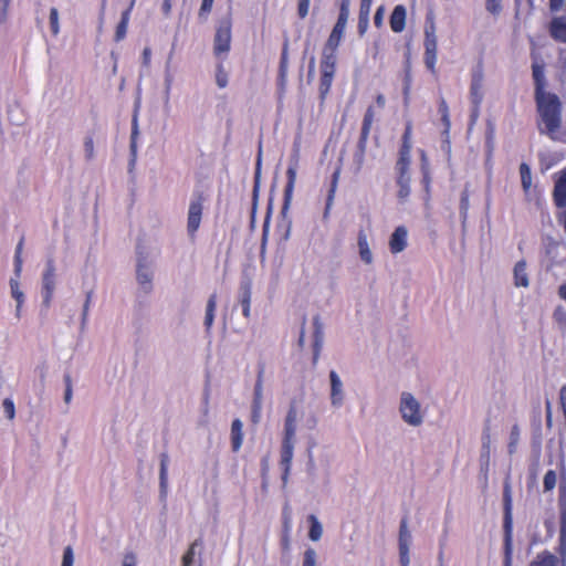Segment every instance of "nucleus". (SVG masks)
<instances>
[{
    "instance_id": "nucleus-1",
    "label": "nucleus",
    "mask_w": 566,
    "mask_h": 566,
    "mask_svg": "<svg viewBox=\"0 0 566 566\" xmlns=\"http://www.w3.org/2000/svg\"><path fill=\"white\" fill-rule=\"evenodd\" d=\"M535 99L541 118L538 128L541 133L552 136L560 126V101L557 95L552 93L535 95Z\"/></svg>"
},
{
    "instance_id": "nucleus-2",
    "label": "nucleus",
    "mask_w": 566,
    "mask_h": 566,
    "mask_svg": "<svg viewBox=\"0 0 566 566\" xmlns=\"http://www.w3.org/2000/svg\"><path fill=\"white\" fill-rule=\"evenodd\" d=\"M155 263L149 255L143 251L137 252L136 259V282L138 291L149 295L154 290Z\"/></svg>"
},
{
    "instance_id": "nucleus-3",
    "label": "nucleus",
    "mask_w": 566,
    "mask_h": 566,
    "mask_svg": "<svg viewBox=\"0 0 566 566\" xmlns=\"http://www.w3.org/2000/svg\"><path fill=\"white\" fill-rule=\"evenodd\" d=\"M399 411L402 420L409 426L418 427L423 421L420 403L410 392L401 394Z\"/></svg>"
},
{
    "instance_id": "nucleus-4",
    "label": "nucleus",
    "mask_w": 566,
    "mask_h": 566,
    "mask_svg": "<svg viewBox=\"0 0 566 566\" xmlns=\"http://www.w3.org/2000/svg\"><path fill=\"white\" fill-rule=\"evenodd\" d=\"M231 48V23L229 20H222L214 34L213 53L217 57L223 60Z\"/></svg>"
},
{
    "instance_id": "nucleus-5",
    "label": "nucleus",
    "mask_w": 566,
    "mask_h": 566,
    "mask_svg": "<svg viewBox=\"0 0 566 566\" xmlns=\"http://www.w3.org/2000/svg\"><path fill=\"white\" fill-rule=\"evenodd\" d=\"M350 0H342L339 6V14L336 24L334 25L332 33L329 34L326 42L331 45H339L343 36L348 17H349Z\"/></svg>"
},
{
    "instance_id": "nucleus-6",
    "label": "nucleus",
    "mask_w": 566,
    "mask_h": 566,
    "mask_svg": "<svg viewBox=\"0 0 566 566\" xmlns=\"http://www.w3.org/2000/svg\"><path fill=\"white\" fill-rule=\"evenodd\" d=\"M55 290V265L53 260H48L45 270L42 275V297L43 302L49 305Z\"/></svg>"
},
{
    "instance_id": "nucleus-7",
    "label": "nucleus",
    "mask_w": 566,
    "mask_h": 566,
    "mask_svg": "<svg viewBox=\"0 0 566 566\" xmlns=\"http://www.w3.org/2000/svg\"><path fill=\"white\" fill-rule=\"evenodd\" d=\"M202 216V198L198 196L191 199L188 209L187 231L190 237H193L200 227Z\"/></svg>"
},
{
    "instance_id": "nucleus-8",
    "label": "nucleus",
    "mask_w": 566,
    "mask_h": 566,
    "mask_svg": "<svg viewBox=\"0 0 566 566\" xmlns=\"http://www.w3.org/2000/svg\"><path fill=\"white\" fill-rule=\"evenodd\" d=\"M331 394L329 400L333 408H340L345 401L344 384L335 370L329 371Z\"/></svg>"
},
{
    "instance_id": "nucleus-9",
    "label": "nucleus",
    "mask_w": 566,
    "mask_h": 566,
    "mask_svg": "<svg viewBox=\"0 0 566 566\" xmlns=\"http://www.w3.org/2000/svg\"><path fill=\"white\" fill-rule=\"evenodd\" d=\"M553 200L557 208L566 207V167L554 175Z\"/></svg>"
},
{
    "instance_id": "nucleus-10",
    "label": "nucleus",
    "mask_w": 566,
    "mask_h": 566,
    "mask_svg": "<svg viewBox=\"0 0 566 566\" xmlns=\"http://www.w3.org/2000/svg\"><path fill=\"white\" fill-rule=\"evenodd\" d=\"M408 245V230L405 226L397 227L389 238V250L392 254L402 252Z\"/></svg>"
},
{
    "instance_id": "nucleus-11",
    "label": "nucleus",
    "mask_w": 566,
    "mask_h": 566,
    "mask_svg": "<svg viewBox=\"0 0 566 566\" xmlns=\"http://www.w3.org/2000/svg\"><path fill=\"white\" fill-rule=\"evenodd\" d=\"M357 249L360 261L366 265L373 264L374 254L369 247L368 235L364 230L358 231Z\"/></svg>"
},
{
    "instance_id": "nucleus-12",
    "label": "nucleus",
    "mask_w": 566,
    "mask_h": 566,
    "mask_svg": "<svg viewBox=\"0 0 566 566\" xmlns=\"http://www.w3.org/2000/svg\"><path fill=\"white\" fill-rule=\"evenodd\" d=\"M558 505H559V522H560V530H559V542L562 548H566V484L559 486V497H558Z\"/></svg>"
},
{
    "instance_id": "nucleus-13",
    "label": "nucleus",
    "mask_w": 566,
    "mask_h": 566,
    "mask_svg": "<svg viewBox=\"0 0 566 566\" xmlns=\"http://www.w3.org/2000/svg\"><path fill=\"white\" fill-rule=\"evenodd\" d=\"M338 45H331L326 42L322 52L321 72H333L336 70V51Z\"/></svg>"
},
{
    "instance_id": "nucleus-14",
    "label": "nucleus",
    "mask_w": 566,
    "mask_h": 566,
    "mask_svg": "<svg viewBox=\"0 0 566 566\" xmlns=\"http://www.w3.org/2000/svg\"><path fill=\"white\" fill-rule=\"evenodd\" d=\"M483 96V73L479 70L472 74L470 86V98L472 105H481Z\"/></svg>"
},
{
    "instance_id": "nucleus-15",
    "label": "nucleus",
    "mask_w": 566,
    "mask_h": 566,
    "mask_svg": "<svg viewBox=\"0 0 566 566\" xmlns=\"http://www.w3.org/2000/svg\"><path fill=\"white\" fill-rule=\"evenodd\" d=\"M171 55L169 54L168 60L165 64V71H164V104L167 107L170 102L171 91L175 83V71L171 67Z\"/></svg>"
},
{
    "instance_id": "nucleus-16",
    "label": "nucleus",
    "mask_w": 566,
    "mask_h": 566,
    "mask_svg": "<svg viewBox=\"0 0 566 566\" xmlns=\"http://www.w3.org/2000/svg\"><path fill=\"white\" fill-rule=\"evenodd\" d=\"M407 11L402 4H398L394 8L390 14V28L394 32L400 33L406 27Z\"/></svg>"
},
{
    "instance_id": "nucleus-17",
    "label": "nucleus",
    "mask_w": 566,
    "mask_h": 566,
    "mask_svg": "<svg viewBox=\"0 0 566 566\" xmlns=\"http://www.w3.org/2000/svg\"><path fill=\"white\" fill-rule=\"evenodd\" d=\"M548 30L555 41L566 43V17L554 18L549 23Z\"/></svg>"
},
{
    "instance_id": "nucleus-18",
    "label": "nucleus",
    "mask_w": 566,
    "mask_h": 566,
    "mask_svg": "<svg viewBox=\"0 0 566 566\" xmlns=\"http://www.w3.org/2000/svg\"><path fill=\"white\" fill-rule=\"evenodd\" d=\"M424 50L437 49L438 40L436 34V23L432 14H429L426 19L424 25Z\"/></svg>"
},
{
    "instance_id": "nucleus-19",
    "label": "nucleus",
    "mask_w": 566,
    "mask_h": 566,
    "mask_svg": "<svg viewBox=\"0 0 566 566\" xmlns=\"http://www.w3.org/2000/svg\"><path fill=\"white\" fill-rule=\"evenodd\" d=\"M532 74L535 84V95L544 94L545 92V71L544 64L538 61H534L532 64Z\"/></svg>"
},
{
    "instance_id": "nucleus-20",
    "label": "nucleus",
    "mask_w": 566,
    "mask_h": 566,
    "mask_svg": "<svg viewBox=\"0 0 566 566\" xmlns=\"http://www.w3.org/2000/svg\"><path fill=\"white\" fill-rule=\"evenodd\" d=\"M513 280L516 287H528L530 279L527 273V264L524 260L515 263L513 269Z\"/></svg>"
},
{
    "instance_id": "nucleus-21",
    "label": "nucleus",
    "mask_w": 566,
    "mask_h": 566,
    "mask_svg": "<svg viewBox=\"0 0 566 566\" xmlns=\"http://www.w3.org/2000/svg\"><path fill=\"white\" fill-rule=\"evenodd\" d=\"M243 442V423L240 419H234L231 423V447L233 452H238Z\"/></svg>"
},
{
    "instance_id": "nucleus-22",
    "label": "nucleus",
    "mask_w": 566,
    "mask_h": 566,
    "mask_svg": "<svg viewBox=\"0 0 566 566\" xmlns=\"http://www.w3.org/2000/svg\"><path fill=\"white\" fill-rule=\"evenodd\" d=\"M503 501H504V526L505 530H511V521H512V493L511 485L506 481L504 483L503 490Z\"/></svg>"
},
{
    "instance_id": "nucleus-23",
    "label": "nucleus",
    "mask_w": 566,
    "mask_h": 566,
    "mask_svg": "<svg viewBox=\"0 0 566 566\" xmlns=\"http://www.w3.org/2000/svg\"><path fill=\"white\" fill-rule=\"evenodd\" d=\"M296 442L282 441L281 442V451H280V465L281 468H291L292 460L294 457V448Z\"/></svg>"
},
{
    "instance_id": "nucleus-24",
    "label": "nucleus",
    "mask_w": 566,
    "mask_h": 566,
    "mask_svg": "<svg viewBox=\"0 0 566 566\" xmlns=\"http://www.w3.org/2000/svg\"><path fill=\"white\" fill-rule=\"evenodd\" d=\"M286 175H287V184H286L285 189H284V206H283V209H287V207L290 205V201L292 199V195H293V190H294V185H295V180H296V164L291 165L287 168Z\"/></svg>"
},
{
    "instance_id": "nucleus-25",
    "label": "nucleus",
    "mask_w": 566,
    "mask_h": 566,
    "mask_svg": "<svg viewBox=\"0 0 566 566\" xmlns=\"http://www.w3.org/2000/svg\"><path fill=\"white\" fill-rule=\"evenodd\" d=\"M240 304L242 306V314L245 317L250 316L251 307V284L250 282H242L240 287Z\"/></svg>"
},
{
    "instance_id": "nucleus-26",
    "label": "nucleus",
    "mask_w": 566,
    "mask_h": 566,
    "mask_svg": "<svg viewBox=\"0 0 566 566\" xmlns=\"http://www.w3.org/2000/svg\"><path fill=\"white\" fill-rule=\"evenodd\" d=\"M412 535L408 528L407 518H402L399 525L398 548L410 549Z\"/></svg>"
},
{
    "instance_id": "nucleus-27",
    "label": "nucleus",
    "mask_w": 566,
    "mask_h": 566,
    "mask_svg": "<svg viewBox=\"0 0 566 566\" xmlns=\"http://www.w3.org/2000/svg\"><path fill=\"white\" fill-rule=\"evenodd\" d=\"M168 463L169 457L167 453L160 454V471H159V485H160V494L165 496L167 493V484H168Z\"/></svg>"
},
{
    "instance_id": "nucleus-28",
    "label": "nucleus",
    "mask_w": 566,
    "mask_h": 566,
    "mask_svg": "<svg viewBox=\"0 0 566 566\" xmlns=\"http://www.w3.org/2000/svg\"><path fill=\"white\" fill-rule=\"evenodd\" d=\"M216 308H217V295L211 294L207 302L205 321H203L207 332H209L212 327V324L214 321Z\"/></svg>"
},
{
    "instance_id": "nucleus-29",
    "label": "nucleus",
    "mask_w": 566,
    "mask_h": 566,
    "mask_svg": "<svg viewBox=\"0 0 566 566\" xmlns=\"http://www.w3.org/2000/svg\"><path fill=\"white\" fill-rule=\"evenodd\" d=\"M263 374H264V369L260 368L255 384H254V389H253V399H252L253 406L263 407Z\"/></svg>"
},
{
    "instance_id": "nucleus-30",
    "label": "nucleus",
    "mask_w": 566,
    "mask_h": 566,
    "mask_svg": "<svg viewBox=\"0 0 566 566\" xmlns=\"http://www.w3.org/2000/svg\"><path fill=\"white\" fill-rule=\"evenodd\" d=\"M201 547H202V539L201 538L195 539L190 544V546L187 549V552L185 553V555L182 556L181 566H192L193 562H195V556L197 554V549L201 548Z\"/></svg>"
},
{
    "instance_id": "nucleus-31",
    "label": "nucleus",
    "mask_w": 566,
    "mask_h": 566,
    "mask_svg": "<svg viewBox=\"0 0 566 566\" xmlns=\"http://www.w3.org/2000/svg\"><path fill=\"white\" fill-rule=\"evenodd\" d=\"M308 522L311 524L310 531H308V537L311 541L317 542L322 537L323 526H322L321 522L318 521V518L313 514H311L308 516Z\"/></svg>"
},
{
    "instance_id": "nucleus-32",
    "label": "nucleus",
    "mask_w": 566,
    "mask_h": 566,
    "mask_svg": "<svg viewBox=\"0 0 566 566\" xmlns=\"http://www.w3.org/2000/svg\"><path fill=\"white\" fill-rule=\"evenodd\" d=\"M334 75L335 73L333 72H321L319 95L322 99H324L328 94L333 83Z\"/></svg>"
},
{
    "instance_id": "nucleus-33",
    "label": "nucleus",
    "mask_w": 566,
    "mask_h": 566,
    "mask_svg": "<svg viewBox=\"0 0 566 566\" xmlns=\"http://www.w3.org/2000/svg\"><path fill=\"white\" fill-rule=\"evenodd\" d=\"M410 181H411V178L397 179V186H398L397 197L400 202H406L410 196V192H411Z\"/></svg>"
},
{
    "instance_id": "nucleus-34",
    "label": "nucleus",
    "mask_w": 566,
    "mask_h": 566,
    "mask_svg": "<svg viewBox=\"0 0 566 566\" xmlns=\"http://www.w3.org/2000/svg\"><path fill=\"white\" fill-rule=\"evenodd\" d=\"M459 209H460V217L462 219V223L464 224L468 219V213H469V209H470V193H469L468 186H465V188L461 192Z\"/></svg>"
},
{
    "instance_id": "nucleus-35",
    "label": "nucleus",
    "mask_w": 566,
    "mask_h": 566,
    "mask_svg": "<svg viewBox=\"0 0 566 566\" xmlns=\"http://www.w3.org/2000/svg\"><path fill=\"white\" fill-rule=\"evenodd\" d=\"M557 558L555 555L545 552L539 555L531 563V566H557Z\"/></svg>"
},
{
    "instance_id": "nucleus-36",
    "label": "nucleus",
    "mask_w": 566,
    "mask_h": 566,
    "mask_svg": "<svg viewBox=\"0 0 566 566\" xmlns=\"http://www.w3.org/2000/svg\"><path fill=\"white\" fill-rule=\"evenodd\" d=\"M129 19L130 14L128 12H122L120 21L115 31V41L119 42L126 36Z\"/></svg>"
},
{
    "instance_id": "nucleus-37",
    "label": "nucleus",
    "mask_w": 566,
    "mask_h": 566,
    "mask_svg": "<svg viewBox=\"0 0 566 566\" xmlns=\"http://www.w3.org/2000/svg\"><path fill=\"white\" fill-rule=\"evenodd\" d=\"M553 319L556 323L558 329L566 333V308L562 305L556 306L553 313Z\"/></svg>"
},
{
    "instance_id": "nucleus-38",
    "label": "nucleus",
    "mask_w": 566,
    "mask_h": 566,
    "mask_svg": "<svg viewBox=\"0 0 566 566\" xmlns=\"http://www.w3.org/2000/svg\"><path fill=\"white\" fill-rule=\"evenodd\" d=\"M490 444L491 438L489 429H484L482 433V448H481V461H483L486 465L490 462Z\"/></svg>"
},
{
    "instance_id": "nucleus-39",
    "label": "nucleus",
    "mask_w": 566,
    "mask_h": 566,
    "mask_svg": "<svg viewBox=\"0 0 566 566\" xmlns=\"http://www.w3.org/2000/svg\"><path fill=\"white\" fill-rule=\"evenodd\" d=\"M369 133L368 132H360V136L357 143V151L355 154L356 160L361 164L364 160V155L367 148V140H368Z\"/></svg>"
},
{
    "instance_id": "nucleus-40",
    "label": "nucleus",
    "mask_w": 566,
    "mask_h": 566,
    "mask_svg": "<svg viewBox=\"0 0 566 566\" xmlns=\"http://www.w3.org/2000/svg\"><path fill=\"white\" fill-rule=\"evenodd\" d=\"M229 82L228 73L223 66L222 61L219 62L216 66V83L219 88L227 87Z\"/></svg>"
},
{
    "instance_id": "nucleus-41",
    "label": "nucleus",
    "mask_w": 566,
    "mask_h": 566,
    "mask_svg": "<svg viewBox=\"0 0 566 566\" xmlns=\"http://www.w3.org/2000/svg\"><path fill=\"white\" fill-rule=\"evenodd\" d=\"M297 423L284 422L282 441L296 442Z\"/></svg>"
},
{
    "instance_id": "nucleus-42",
    "label": "nucleus",
    "mask_w": 566,
    "mask_h": 566,
    "mask_svg": "<svg viewBox=\"0 0 566 566\" xmlns=\"http://www.w3.org/2000/svg\"><path fill=\"white\" fill-rule=\"evenodd\" d=\"M11 296L17 303L24 302V293L20 289V283L17 279H10L9 281Z\"/></svg>"
},
{
    "instance_id": "nucleus-43",
    "label": "nucleus",
    "mask_w": 566,
    "mask_h": 566,
    "mask_svg": "<svg viewBox=\"0 0 566 566\" xmlns=\"http://www.w3.org/2000/svg\"><path fill=\"white\" fill-rule=\"evenodd\" d=\"M439 113L441 114V120L444 125V133L448 134L450 129V117L447 102L442 98L439 104Z\"/></svg>"
},
{
    "instance_id": "nucleus-44",
    "label": "nucleus",
    "mask_w": 566,
    "mask_h": 566,
    "mask_svg": "<svg viewBox=\"0 0 566 566\" xmlns=\"http://www.w3.org/2000/svg\"><path fill=\"white\" fill-rule=\"evenodd\" d=\"M289 60H287V42L284 43L280 60V77H287Z\"/></svg>"
},
{
    "instance_id": "nucleus-45",
    "label": "nucleus",
    "mask_w": 566,
    "mask_h": 566,
    "mask_svg": "<svg viewBox=\"0 0 566 566\" xmlns=\"http://www.w3.org/2000/svg\"><path fill=\"white\" fill-rule=\"evenodd\" d=\"M92 297H93V291L86 292V297H85V302L83 304L82 317H81V328L82 329L85 328L86 323H87L88 311H90Z\"/></svg>"
},
{
    "instance_id": "nucleus-46",
    "label": "nucleus",
    "mask_w": 566,
    "mask_h": 566,
    "mask_svg": "<svg viewBox=\"0 0 566 566\" xmlns=\"http://www.w3.org/2000/svg\"><path fill=\"white\" fill-rule=\"evenodd\" d=\"M520 172H521L522 186H523L524 190H527L532 184L531 169L525 163H523L520 166Z\"/></svg>"
},
{
    "instance_id": "nucleus-47",
    "label": "nucleus",
    "mask_w": 566,
    "mask_h": 566,
    "mask_svg": "<svg viewBox=\"0 0 566 566\" xmlns=\"http://www.w3.org/2000/svg\"><path fill=\"white\" fill-rule=\"evenodd\" d=\"M437 49L424 50V64L432 73L436 72Z\"/></svg>"
},
{
    "instance_id": "nucleus-48",
    "label": "nucleus",
    "mask_w": 566,
    "mask_h": 566,
    "mask_svg": "<svg viewBox=\"0 0 566 566\" xmlns=\"http://www.w3.org/2000/svg\"><path fill=\"white\" fill-rule=\"evenodd\" d=\"M302 566H317V554L314 548L308 547L305 549Z\"/></svg>"
},
{
    "instance_id": "nucleus-49",
    "label": "nucleus",
    "mask_w": 566,
    "mask_h": 566,
    "mask_svg": "<svg viewBox=\"0 0 566 566\" xmlns=\"http://www.w3.org/2000/svg\"><path fill=\"white\" fill-rule=\"evenodd\" d=\"M557 475L554 470H548L543 480L545 491H552L556 486Z\"/></svg>"
},
{
    "instance_id": "nucleus-50",
    "label": "nucleus",
    "mask_w": 566,
    "mask_h": 566,
    "mask_svg": "<svg viewBox=\"0 0 566 566\" xmlns=\"http://www.w3.org/2000/svg\"><path fill=\"white\" fill-rule=\"evenodd\" d=\"M505 556H504V566H511L512 563V542H511V530H505Z\"/></svg>"
},
{
    "instance_id": "nucleus-51",
    "label": "nucleus",
    "mask_w": 566,
    "mask_h": 566,
    "mask_svg": "<svg viewBox=\"0 0 566 566\" xmlns=\"http://www.w3.org/2000/svg\"><path fill=\"white\" fill-rule=\"evenodd\" d=\"M375 118V113L371 106L366 109L364 115L361 130L370 133V128Z\"/></svg>"
},
{
    "instance_id": "nucleus-52",
    "label": "nucleus",
    "mask_w": 566,
    "mask_h": 566,
    "mask_svg": "<svg viewBox=\"0 0 566 566\" xmlns=\"http://www.w3.org/2000/svg\"><path fill=\"white\" fill-rule=\"evenodd\" d=\"M2 408H3V411L7 416V418L9 420H12L14 419L15 417V406H14V402L11 398H6L3 401H2Z\"/></svg>"
},
{
    "instance_id": "nucleus-53",
    "label": "nucleus",
    "mask_w": 566,
    "mask_h": 566,
    "mask_svg": "<svg viewBox=\"0 0 566 566\" xmlns=\"http://www.w3.org/2000/svg\"><path fill=\"white\" fill-rule=\"evenodd\" d=\"M298 421V412L296 402L292 401L289 406L284 422L297 423Z\"/></svg>"
},
{
    "instance_id": "nucleus-54",
    "label": "nucleus",
    "mask_w": 566,
    "mask_h": 566,
    "mask_svg": "<svg viewBox=\"0 0 566 566\" xmlns=\"http://www.w3.org/2000/svg\"><path fill=\"white\" fill-rule=\"evenodd\" d=\"M411 146L401 145L399 150V157L397 163H403L410 165L411 161Z\"/></svg>"
},
{
    "instance_id": "nucleus-55",
    "label": "nucleus",
    "mask_w": 566,
    "mask_h": 566,
    "mask_svg": "<svg viewBox=\"0 0 566 566\" xmlns=\"http://www.w3.org/2000/svg\"><path fill=\"white\" fill-rule=\"evenodd\" d=\"M84 155L87 160L94 158V140L92 136H86L84 139Z\"/></svg>"
},
{
    "instance_id": "nucleus-56",
    "label": "nucleus",
    "mask_w": 566,
    "mask_h": 566,
    "mask_svg": "<svg viewBox=\"0 0 566 566\" xmlns=\"http://www.w3.org/2000/svg\"><path fill=\"white\" fill-rule=\"evenodd\" d=\"M50 25L52 33L56 35L60 31L59 12L56 8H51L50 10Z\"/></svg>"
},
{
    "instance_id": "nucleus-57",
    "label": "nucleus",
    "mask_w": 566,
    "mask_h": 566,
    "mask_svg": "<svg viewBox=\"0 0 566 566\" xmlns=\"http://www.w3.org/2000/svg\"><path fill=\"white\" fill-rule=\"evenodd\" d=\"M410 87H411V73H410V70L408 69L406 71L405 78H403V102H405V105H407L409 103Z\"/></svg>"
},
{
    "instance_id": "nucleus-58",
    "label": "nucleus",
    "mask_w": 566,
    "mask_h": 566,
    "mask_svg": "<svg viewBox=\"0 0 566 566\" xmlns=\"http://www.w3.org/2000/svg\"><path fill=\"white\" fill-rule=\"evenodd\" d=\"M520 439V430L517 426H514L511 430L510 434V443H509V452L513 453L515 451L516 444Z\"/></svg>"
},
{
    "instance_id": "nucleus-59",
    "label": "nucleus",
    "mask_w": 566,
    "mask_h": 566,
    "mask_svg": "<svg viewBox=\"0 0 566 566\" xmlns=\"http://www.w3.org/2000/svg\"><path fill=\"white\" fill-rule=\"evenodd\" d=\"M409 167H410V165H408V164L396 163L395 169L397 172V179L410 178Z\"/></svg>"
},
{
    "instance_id": "nucleus-60",
    "label": "nucleus",
    "mask_w": 566,
    "mask_h": 566,
    "mask_svg": "<svg viewBox=\"0 0 566 566\" xmlns=\"http://www.w3.org/2000/svg\"><path fill=\"white\" fill-rule=\"evenodd\" d=\"M373 0H361L360 2V21L365 19L368 20L370 8H371Z\"/></svg>"
},
{
    "instance_id": "nucleus-61",
    "label": "nucleus",
    "mask_w": 566,
    "mask_h": 566,
    "mask_svg": "<svg viewBox=\"0 0 566 566\" xmlns=\"http://www.w3.org/2000/svg\"><path fill=\"white\" fill-rule=\"evenodd\" d=\"M64 381H65L64 401L66 403H70L71 400H72V397H73V389H72L71 377L69 375H66L64 377Z\"/></svg>"
},
{
    "instance_id": "nucleus-62",
    "label": "nucleus",
    "mask_w": 566,
    "mask_h": 566,
    "mask_svg": "<svg viewBox=\"0 0 566 566\" xmlns=\"http://www.w3.org/2000/svg\"><path fill=\"white\" fill-rule=\"evenodd\" d=\"M502 0H486V10L492 14L500 13Z\"/></svg>"
},
{
    "instance_id": "nucleus-63",
    "label": "nucleus",
    "mask_w": 566,
    "mask_h": 566,
    "mask_svg": "<svg viewBox=\"0 0 566 566\" xmlns=\"http://www.w3.org/2000/svg\"><path fill=\"white\" fill-rule=\"evenodd\" d=\"M214 0H202L201 7L199 10V17L200 18H207L210 13Z\"/></svg>"
},
{
    "instance_id": "nucleus-64",
    "label": "nucleus",
    "mask_w": 566,
    "mask_h": 566,
    "mask_svg": "<svg viewBox=\"0 0 566 566\" xmlns=\"http://www.w3.org/2000/svg\"><path fill=\"white\" fill-rule=\"evenodd\" d=\"M73 560H74L73 551L70 546H67V547H65V549L63 552V560H62L61 566H73Z\"/></svg>"
}]
</instances>
